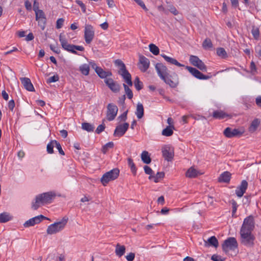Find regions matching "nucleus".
Wrapping results in <instances>:
<instances>
[{"mask_svg": "<svg viewBox=\"0 0 261 261\" xmlns=\"http://www.w3.org/2000/svg\"><path fill=\"white\" fill-rule=\"evenodd\" d=\"M155 68L160 77L171 88H175L178 84V75L175 73L169 74L168 68L162 63L155 64Z\"/></svg>", "mask_w": 261, "mask_h": 261, "instance_id": "nucleus-1", "label": "nucleus"}, {"mask_svg": "<svg viewBox=\"0 0 261 261\" xmlns=\"http://www.w3.org/2000/svg\"><path fill=\"white\" fill-rule=\"evenodd\" d=\"M56 197V194L53 192L44 193L37 195L35 198V202L32 203V208L36 210L40 206V204L44 205L50 203Z\"/></svg>", "mask_w": 261, "mask_h": 261, "instance_id": "nucleus-2", "label": "nucleus"}, {"mask_svg": "<svg viewBox=\"0 0 261 261\" xmlns=\"http://www.w3.org/2000/svg\"><path fill=\"white\" fill-rule=\"evenodd\" d=\"M68 221V217L65 216L61 220L49 225L46 230L47 233L51 235L61 231L65 227Z\"/></svg>", "mask_w": 261, "mask_h": 261, "instance_id": "nucleus-3", "label": "nucleus"}, {"mask_svg": "<svg viewBox=\"0 0 261 261\" xmlns=\"http://www.w3.org/2000/svg\"><path fill=\"white\" fill-rule=\"evenodd\" d=\"M59 41L61 43L62 47L65 50L71 52L73 54H77L75 50L79 51L84 50V48L82 46L75 45L69 44L65 36L62 33H61L60 35Z\"/></svg>", "mask_w": 261, "mask_h": 261, "instance_id": "nucleus-4", "label": "nucleus"}, {"mask_svg": "<svg viewBox=\"0 0 261 261\" xmlns=\"http://www.w3.org/2000/svg\"><path fill=\"white\" fill-rule=\"evenodd\" d=\"M119 175V170L114 168L106 173L101 178L100 181L103 186H106L110 181L114 180L118 178Z\"/></svg>", "mask_w": 261, "mask_h": 261, "instance_id": "nucleus-5", "label": "nucleus"}, {"mask_svg": "<svg viewBox=\"0 0 261 261\" xmlns=\"http://www.w3.org/2000/svg\"><path fill=\"white\" fill-rule=\"evenodd\" d=\"M114 63L115 65L119 67L118 73L122 76L124 82L132 79L131 74L126 69L125 64L121 60H116Z\"/></svg>", "mask_w": 261, "mask_h": 261, "instance_id": "nucleus-6", "label": "nucleus"}, {"mask_svg": "<svg viewBox=\"0 0 261 261\" xmlns=\"http://www.w3.org/2000/svg\"><path fill=\"white\" fill-rule=\"evenodd\" d=\"M254 217L252 215L246 217L244 220L240 231L252 232L254 228Z\"/></svg>", "mask_w": 261, "mask_h": 261, "instance_id": "nucleus-7", "label": "nucleus"}, {"mask_svg": "<svg viewBox=\"0 0 261 261\" xmlns=\"http://www.w3.org/2000/svg\"><path fill=\"white\" fill-rule=\"evenodd\" d=\"M240 233L243 244L248 247L253 245L255 238L252 232L240 231Z\"/></svg>", "mask_w": 261, "mask_h": 261, "instance_id": "nucleus-8", "label": "nucleus"}, {"mask_svg": "<svg viewBox=\"0 0 261 261\" xmlns=\"http://www.w3.org/2000/svg\"><path fill=\"white\" fill-rule=\"evenodd\" d=\"M189 61L192 65L197 67L201 71L203 72L206 71L207 67L206 65L197 56H190Z\"/></svg>", "mask_w": 261, "mask_h": 261, "instance_id": "nucleus-9", "label": "nucleus"}, {"mask_svg": "<svg viewBox=\"0 0 261 261\" xmlns=\"http://www.w3.org/2000/svg\"><path fill=\"white\" fill-rule=\"evenodd\" d=\"M94 30L90 24H86L84 30V38L87 44H90L94 37Z\"/></svg>", "mask_w": 261, "mask_h": 261, "instance_id": "nucleus-10", "label": "nucleus"}, {"mask_svg": "<svg viewBox=\"0 0 261 261\" xmlns=\"http://www.w3.org/2000/svg\"><path fill=\"white\" fill-rule=\"evenodd\" d=\"M117 107L113 103H109L107 106V117L109 121L113 120L117 115L118 112Z\"/></svg>", "mask_w": 261, "mask_h": 261, "instance_id": "nucleus-11", "label": "nucleus"}, {"mask_svg": "<svg viewBox=\"0 0 261 261\" xmlns=\"http://www.w3.org/2000/svg\"><path fill=\"white\" fill-rule=\"evenodd\" d=\"M129 127V123L125 122L116 127L113 135L114 137H121L123 136Z\"/></svg>", "mask_w": 261, "mask_h": 261, "instance_id": "nucleus-12", "label": "nucleus"}, {"mask_svg": "<svg viewBox=\"0 0 261 261\" xmlns=\"http://www.w3.org/2000/svg\"><path fill=\"white\" fill-rule=\"evenodd\" d=\"M104 82L109 88L113 92L117 93L120 91V85L112 78L106 79L104 80Z\"/></svg>", "mask_w": 261, "mask_h": 261, "instance_id": "nucleus-13", "label": "nucleus"}, {"mask_svg": "<svg viewBox=\"0 0 261 261\" xmlns=\"http://www.w3.org/2000/svg\"><path fill=\"white\" fill-rule=\"evenodd\" d=\"M186 68L195 77L199 80H208L210 78L208 75H204L197 69L190 66H187Z\"/></svg>", "mask_w": 261, "mask_h": 261, "instance_id": "nucleus-14", "label": "nucleus"}, {"mask_svg": "<svg viewBox=\"0 0 261 261\" xmlns=\"http://www.w3.org/2000/svg\"><path fill=\"white\" fill-rule=\"evenodd\" d=\"M162 153L164 159L168 161H172L173 158V149L169 146H165L162 148Z\"/></svg>", "mask_w": 261, "mask_h": 261, "instance_id": "nucleus-15", "label": "nucleus"}, {"mask_svg": "<svg viewBox=\"0 0 261 261\" xmlns=\"http://www.w3.org/2000/svg\"><path fill=\"white\" fill-rule=\"evenodd\" d=\"M47 219V218L44 216L41 215L36 217H35L33 218L29 219L24 224L23 226L24 227H29L30 226H33L36 224L39 223L42 220Z\"/></svg>", "mask_w": 261, "mask_h": 261, "instance_id": "nucleus-16", "label": "nucleus"}, {"mask_svg": "<svg viewBox=\"0 0 261 261\" xmlns=\"http://www.w3.org/2000/svg\"><path fill=\"white\" fill-rule=\"evenodd\" d=\"M238 252V243L236 239L233 237H229V255L236 256Z\"/></svg>", "mask_w": 261, "mask_h": 261, "instance_id": "nucleus-17", "label": "nucleus"}, {"mask_svg": "<svg viewBox=\"0 0 261 261\" xmlns=\"http://www.w3.org/2000/svg\"><path fill=\"white\" fill-rule=\"evenodd\" d=\"M139 69L142 72H145L149 68L150 65L149 60L145 56L140 55L139 56Z\"/></svg>", "mask_w": 261, "mask_h": 261, "instance_id": "nucleus-18", "label": "nucleus"}, {"mask_svg": "<svg viewBox=\"0 0 261 261\" xmlns=\"http://www.w3.org/2000/svg\"><path fill=\"white\" fill-rule=\"evenodd\" d=\"M20 80L23 85L24 88L29 91H35L34 87L30 80L28 77H21Z\"/></svg>", "mask_w": 261, "mask_h": 261, "instance_id": "nucleus-19", "label": "nucleus"}, {"mask_svg": "<svg viewBox=\"0 0 261 261\" xmlns=\"http://www.w3.org/2000/svg\"><path fill=\"white\" fill-rule=\"evenodd\" d=\"M248 187V182L244 180L242 181L241 185L237 188L236 190V194L239 197L243 196L244 194L245 193L246 190Z\"/></svg>", "mask_w": 261, "mask_h": 261, "instance_id": "nucleus-20", "label": "nucleus"}, {"mask_svg": "<svg viewBox=\"0 0 261 261\" xmlns=\"http://www.w3.org/2000/svg\"><path fill=\"white\" fill-rule=\"evenodd\" d=\"M219 245L218 241L215 236H212L204 241V246L206 247L212 246L217 248Z\"/></svg>", "mask_w": 261, "mask_h": 261, "instance_id": "nucleus-21", "label": "nucleus"}, {"mask_svg": "<svg viewBox=\"0 0 261 261\" xmlns=\"http://www.w3.org/2000/svg\"><path fill=\"white\" fill-rule=\"evenodd\" d=\"M245 132L244 128L243 127L239 128H234L232 130H231L229 128V138L231 137H241Z\"/></svg>", "mask_w": 261, "mask_h": 261, "instance_id": "nucleus-22", "label": "nucleus"}, {"mask_svg": "<svg viewBox=\"0 0 261 261\" xmlns=\"http://www.w3.org/2000/svg\"><path fill=\"white\" fill-rule=\"evenodd\" d=\"M96 73L101 79H108L109 76L112 75V73L110 71H105L101 67L100 68H97Z\"/></svg>", "mask_w": 261, "mask_h": 261, "instance_id": "nucleus-23", "label": "nucleus"}, {"mask_svg": "<svg viewBox=\"0 0 261 261\" xmlns=\"http://www.w3.org/2000/svg\"><path fill=\"white\" fill-rule=\"evenodd\" d=\"M161 56L165 59V60L168 63L176 65L178 67H183L184 65L179 63L176 59L169 57L165 54H161Z\"/></svg>", "mask_w": 261, "mask_h": 261, "instance_id": "nucleus-24", "label": "nucleus"}, {"mask_svg": "<svg viewBox=\"0 0 261 261\" xmlns=\"http://www.w3.org/2000/svg\"><path fill=\"white\" fill-rule=\"evenodd\" d=\"M260 123V121L259 119L255 118L254 119L251 123L250 125L249 126L248 128V131L251 133H253L255 132L258 127L259 126V124Z\"/></svg>", "mask_w": 261, "mask_h": 261, "instance_id": "nucleus-25", "label": "nucleus"}, {"mask_svg": "<svg viewBox=\"0 0 261 261\" xmlns=\"http://www.w3.org/2000/svg\"><path fill=\"white\" fill-rule=\"evenodd\" d=\"M115 252L117 256L119 257H121L125 252V247L124 245H121L120 244L118 243L116 245Z\"/></svg>", "mask_w": 261, "mask_h": 261, "instance_id": "nucleus-26", "label": "nucleus"}, {"mask_svg": "<svg viewBox=\"0 0 261 261\" xmlns=\"http://www.w3.org/2000/svg\"><path fill=\"white\" fill-rule=\"evenodd\" d=\"M212 116L215 119H222L228 115L222 110H217L213 112Z\"/></svg>", "mask_w": 261, "mask_h": 261, "instance_id": "nucleus-27", "label": "nucleus"}, {"mask_svg": "<svg viewBox=\"0 0 261 261\" xmlns=\"http://www.w3.org/2000/svg\"><path fill=\"white\" fill-rule=\"evenodd\" d=\"M199 174V172L193 167L190 168L186 172V175L189 178H195Z\"/></svg>", "mask_w": 261, "mask_h": 261, "instance_id": "nucleus-28", "label": "nucleus"}, {"mask_svg": "<svg viewBox=\"0 0 261 261\" xmlns=\"http://www.w3.org/2000/svg\"><path fill=\"white\" fill-rule=\"evenodd\" d=\"M174 125L168 126L162 130V135L166 137H169L173 135V129H174Z\"/></svg>", "mask_w": 261, "mask_h": 261, "instance_id": "nucleus-29", "label": "nucleus"}, {"mask_svg": "<svg viewBox=\"0 0 261 261\" xmlns=\"http://www.w3.org/2000/svg\"><path fill=\"white\" fill-rule=\"evenodd\" d=\"M141 158L143 162L146 164H149L151 162L149 153L147 151H143L141 155Z\"/></svg>", "mask_w": 261, "mask_h": 261, "instance_id": "nucleus-30", "label": "nucleus"}, {"mask_svg": "<svg viewBox=\"0 0 261 261\" xmlns=\"http://www.w3.org/2000/svg\"><path fill=\"white\" fill-rule=\"evenodd\" d=\"M136 115L138 119H141L144 116V108L141 103L137 104Z\"/></svg>", "mask_w": 261, "mask_h": 261, "instance_id": "nucleus-31", "label": "nucleus"}, {"mask_svg": "<svg viewBox=\"0 0 261 261\" xmlns=\"http://www.w3.org/2000/svg\"><path fill=\"white\" fill-rule=\"evenodd\" d=\"M165 173L163 172H158L155 175L149 176L148 178L150 180L153 179L155 182H158L159 179L163 178Z\"/></svg>", "mask_w": 261, "mask_h": 261, "instance_id": "nucleus-32", "label": "nucleus"}, {"mask_svg": "<svg viewBox=\"0 0 261 261\" xmlns=\"http://www.w3.org/2000/svg\"><path fill=\"white\" fill-rule=\"evenodd\" d=\"M90 66L87 64H84L80 66V71L85 75H88L89 74Z\"/></svg>", "mask_w": 261, "mask_h": 261, "instance_id": "nucleus-33", "label": "nucleus"}, {"mask_svg": "<svg viewBox=\"0 0 261 261\" xmlns=\"http://www.w3.org/2000/svg\"><path fill=\"white\" fill-rule=\"evenodd\" d=\"M218 181L219 182H228V172L222 173L219 177Z\"/></svg>", "mask_w": 261, "mask_h": 261, "instance_id": "nucleus-34", "label": "nucleus"}, {"mask_svg": "<svg viewBox=\"0 0 261 261\" xmlns=\"http://www.w3.org/2000/svg\"><path fill=\"white\" fill-rule=\"evenodd\" d=\"M127 163L130 168L131 171L134 175H136L137 172V168L134 164L133 160L130 158H128Z\"/></svg>", "mask_w": 261, "mask_h": 261, "instance_id": "nucleus-35", "label": "nucleus"}, {"mask_svg": "<svg viewBox=\"0 0 261 261\" xmlns=\"http://www.w3.org/2000/svg\"><path fill=\"white\" fill-rule=\"evenodd\" d=\"M82 128L88 132H93L94 128V126L88 122H84L82 124Z\"/></svg>", "mask_w": 261, "mask_h": 261, "instance_id": "nucleus-36", "label": "nucleus"}, {"mask_svg": "<svg viewBox=\"0 0 261 261\" xmlns=\"http://www.w3.org/2000/svg\"><path fill=\"white\" fill-rule=\"evenodd\" d=\"M123 86L124 89L125 94L127 98L131 99L133 97V93L132 90L129 88V87L125 84H123Z\"/></svg>", "mask_w": 261, "mask_h": 261, "instance_id": "nucleus-37", "label": "nucleus"}, {"mask_svg": "<svg viewBox=\"0 0 261 261\" xmlns=\"http://www.w3.org/2000/svg\"><path fill=\"white\" fill-rule=\"evenodd\" d=\"M11 219V216L7 213H3L0 214V223H5Z\"/></svg>", "mask_w": 261, "mask_h": 261, "instance_id": "nucleus-38", "label": "nucleus"}, {"mask_svg": "<svg viewBox=\"0 0 261 261\" xmlns=\"http://www.w3.org/2000/svg\"><path fill=\"white\" fill-rule=\"evenodd\" d=\"M217 54L222 59H225L227 57L226 51L222 47H219L217 49Z\"/></svg>", "mask_w": 261, "mask_h": 261, "instance_id": "nucleus-39", "label": "nucleus"}, {"mask_svg": "<svg viewBox=\"0 0 261 261\" xmlns=\"http://www.w3.org/2000/svg\"><path fill=\"white\" fill-rule=\"evenodd\" d=\"M149 50L154 55H158L159 54L160 49L159 47L154 44H150L149 45Z\"/></svg>", "mask_w": 261, "mask_h": 261, "instance_id": "nucleus-40", "label": "nucleus"}, {"mask_svg": "<svg viewBox=\"0 0 261 261\" xmlns=\"http://www.w3.org/2000/svg\"><path fill=\"white\" fill-rule=\"evenodd\" d=\"M134 86L138 91H140L143 88V83L140 81V79L138 76L136 77L134 80Z\"/></svg>", "mask_w": 261, "mask_h": 261, "instance_id": "nucleus-41", "label": "nucleus"}, {"mask_svg": "<svg viewBox=\"0 0 261 261\" xmlns=\"http://www.w3.org/2000/svg\"><path fill=\"white\" fill-rule=\"evenodd\" d=\"M202 47L205 49H208L212 48L213 44L211 39L209 38L205 39L202 43Z\"/></svg>", "mask_w": 261, "mask_h": 261, "instance_id": "nucleus-42", "label": "nucleus"}, {"mask_svg": "<svg viewBox=\"0 0 261 261\" xmlns=\"http://www.w3.org/2000/svg\"><path fill=\"white\" fill-rule=\"evenodd\" d=\"M114 147V143L113 142H109L105 144L102 148V152L105 154L108 151L109 149L112 148Z\"/></svg>", "mask_w": 261, "mask_h": 261, "instance_id": "nucleus-43", "label": "nucleus"}, {"mask_svg": "<svg viewBox=\"0 0 261 261\" xmlns=\"http://www.w3.org/2000/svg\"><path fill=\"white\" fill-rule=\"evenodd\" d=\"M252 34L255 39H258L259 36V31L257 27L253 26L251 30Z\"/></svg>", "mask_w": 261, "mask_h": 261, "instance_id": "nucleus-44", "label": "nucleus"}, {"mask_svg": "<svg viewBox=\"0 0 261 261\" xmlns=\"http://www.w3.org/2000/svg\"><path fill=\"white\" fill-rule=\"evenodd\" d=\"M232 217L233 218H237V215H236V211L237 210L238 204L237 202L234 200H232Z\"/></svg>", "mask_w": 261, "mask_h": 261, "instance_id": "nucleus-45", "label": "nucleus"}, {"mask_svg": "<svg viewBox=\"0 0 261 261\" xmlns=\"http://www.w3.org/2000/svg\"><path fill=\"white\" fill-rule=\"evenodd\" d=\"M36 20L38 21V25L41 28L42 30H44L45 28L46 23V18H39V19Z\"/></svg>", "mask_w": 261, "mask_h": 261, "instance_id": "nucleus-46", "label": "nucleus"}, {"mask_svg": "<svg viewBox=\"0 0 261 261\" xmlns=\"http://www.w3.org/2000/svg\"><path fill=\"white\" fill-rule=\"evenodd\" d=\"M35 12L36 20H38L39 18H46L45 15L42 10H39L35 11Z\"/></svg>", "mask_w": 261, "mask_h": 261, "instance_id": "nucleus-47", "label": "nucleus"}, {"mask_svg": "<svg viewBox=\"0 0 261 261\" xmlns=\"http://www.w3.org/2000/svg\"><path fill=\"white\" fill-rule=\"evenodd\" d=\"M54 145H55V144L53 142V140L47 144V151L48 153H53L54 152Z\"/></svg>", "mask_w": 261, "mask_h": 261, "instance_id": "nucleus-48", "label": "nucleus"}, {"mask_svg": "<svg viewBox=\"0 0 261 261\" xmlns=\"http://www.w3.org/2000/svg\"><path fill=\"white\" fill-rule=\"evenodd\" d=\"M105 121V120H103L102 123L101 124L98 125V127H97V128L95 130V132L97 134H99L100 133H101L102 132H103L105 130V124L104 123Z\"/></svg>", "mask_w": 261, "mask_h": 261, "instance_id": "nucleus-49", "label": "nucleus"}, {"mask_svg": "<svg viewBox=\"0 0 261 261\" xmlns=\"http://www.w3.org/2000/svg\"><path fill=\"white\" fill-rule=\"evenodd\" d=\"M53 142L55 143L56 147L57 148V149L58 150L59 153L61 155H64L65 153H64V151L63 150L62 147H61L60 144L59 143V142H58L56 140H53Z\"/></svg>", "mask_w": 261, "mask_h": 261, "instance_id": "nucleus-50", "label": "nucleus"}, {"mask_svg": "<svg viewBox=\"0 0 261 261\" xmlns=\"http://www.w3.org/2000/svg\"><path fill=\"white\" fill-rule=\"evenodd\" d=\"M59 80V76L57 74L48 78L47 80V83H50L53 82H56L58 81Z\"/></svg>", "mask_w": 261, "mask_h": 261, "instance_id": "nucleus-51", "label": "nucleus"}, {"mask_svg": "<svg viewBox=\"0 0 261 261\" xmlns=\"http://www.w3.org/2000/svg\"><path fill=\"white\" fill-rule=\"evenodd\" d=\"M211 259L213 261H224L225 260L224 258H222L221 256L214 254L211 257Z\"/></svg>", "mask_w": 261, "mask_h": 261, "instance_id": "nucleus-52", "label": "nucleus"}, {"mask_svg": "<svg viewBox=\"0 0 261 261\" xmlns=\"http://www.w3.org/2000/svg\"><path fill=\"white\" fill-rule=\"evenodd\" d=\"M128 111L124 112L123 114H122L120 116H119L117 119L121 121H125L127 119V114Z\"/></svg>", "mask_w": 261, "mask_h": 261, "instance_id": "nucleus-53", "label": "nucleus"}, {"mask_svg": "<svg viewBox=\"0 0 261 261\" xmlns=\"http://www.w3.org/2000/svg\"><path fill=\"white\" fill-rule=\"evenodd\" d=\"M64 19L62 18H59L56 22V28L59 29L61 28L63 25Z\"/></svg>", "mask_w": 261, "mask_h": 261, "instance_id": "nucleus-54", "label": "nucleus"}, {"mask_svg": "<svg viewBox=\"0 0 261 261\" xmlns=\"http://www.w3.org/2000/svg\"><path fill=\"white\" fill-rule=\"evenodd\" d=\"M144 169L145 173L146 174L149 175V176L153 175L152 174L153 173L152 170L148 166H145L144 167Z\"/></svg>", "mask_w": 261, "mask_h": 261, "instance_id": "nucleus-55", "label": "nucleus"}, {"mask_svg": "<svg viewBox=\"0 0 261 261\" xmlns=\"http://www.w3.org/2000/svg\"><path fill=\"white\" fill-rule=\"evenodd\" d=\"M222 248L226 253L228 251V238L224 241L222 244Z\"/></svg>", "mask_w": 261, "mask_h": 261, "instance_id": "nucleus-56", "label": "nucleus"}, {"mask_svg": "<svg viewBox=\"0 0 261 261\" xmlns=\"http://www.w3.org/2000/svg\"><path fill=\"white\" fill-rule=\"evenodd\" d=\"M76 4L80 6L82 10V11L84 12V13H85L86 12V6L85 5V4L81 1H76Z\"/></svg>", "mask_w": 261, "mask_h": 261, "instance_id": "nucleus-57", "label": "nucleus"}, {"mask_svg": "<svg viewBox=\"0 0 261 261\" xmlns=\"http://www.w3.org/2000/svg\"><path fill=\"white\" fill-rule=\"evenodd\" d=\"M135 257V254L133 252L129 253L125 256L127 261H133Z\"/></svg>", "mask_w": 261, "mask_h": 261, "instance_id": "nucleus-58", "label": "nucleus"}, {"mask_svg": "<svg viewBox=\"0 0 261 261\" xmlns=\"http://www.w3.org/2000/svg\"><path fill=\"white\" fill-rule=\"evenodd\" d=\"M143 9L147 11L148 9L144 3L141 0H134Z\"/></svg>", "mask_w": 261, "mask_h": 261, "instance_id": "nucleus-59", "label": "nucleus"}, {"mask_svg": "<svg viewBox=\"0 0 261 261\" xmlns=\"http://www.w3.org/2000/svg\"><path fill=\"white\" fill-rule=\"evenodd\" d=\"M169 10L174 15H176L178 14V11L173 6H171L169 7Z\"/></svg>", "mask_w": 261, "mask_h": 261, "instance_id": "nucleus-60", "label": "nucleus"}, {"mask_svg": "<svg viewBox=\"0 0 261 261\" xmlns=\"http://www.w3.org/2000/svg\"><path fill=\"white\" fill-rule=\"evenodd\" d=\"M15 102L13 100H11L8 103V108L11 111H13L14 108L15 107Z\"/></svg>", "mask_w": 261, "mask_h": 261, "instance_id": "nucleus-61", "label": "nucleus"}, {"mask_svg": "<svg viewBox=\"0 0 261 261\" xmlns=\"http://www.w3.org/2000/svg\"><path fill=\"white\" fill-rule=\"evenodd\" d=\"M39 3L36 0L34 1L33 4V10L35 12L36 11L39 10Z\"/></svg>", "mask_w": 261, "mask_h": 261, "instance_id": "nucleus-62", "label": "nucleus"}, {"mask_svg": "<svg viewBox=\"0 0 261 261\" xmlns=\"http://www.w3.org/2000/svg\"><path fill=\"white\" fill-rule=\"evenodd\" d=\"M49 47L50 49L55 53L58 54L60 53V50L58 47H56L51 44L50 45Z\"/></svg>", "mask_w": 261, "mask_h": 261, "instance_id": "nucleus-63", "label": "nucleus"}, {"mask_svg": "<svg viewBox=\"0 0 261 261\" xmlns=\"http://www.w3.org/2000/svg\"><path fill=\"white\" fill-rule=\"evenodd\" d=\"M25 7L28 11L32 10V4L29 1H26L24 3Z\"/></svg>", "mask_w": 261, "mask_h": 261, "instance_id": "nucleus-64", "label": "nucleus"}]
</instances>
